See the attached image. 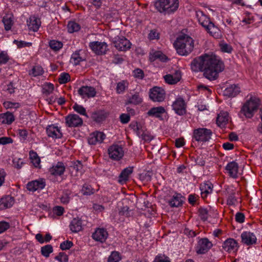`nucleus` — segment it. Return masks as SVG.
Wrapping results in <instances>:
<instances>
[{
  "label": "nucleus",
  "instance_id": "f257e3e1",
  "mask_svg": "<svg viewBox=\"0 0 262 262\" xmlns=\"http://www.w3.org/2000/svg\"><path fill=\"white\" fill-rule=\"evenodd\" d=\"M194 72L204 71V76L212 80L215 79L223 68L222 63L215 56L205 54L193 59L191 63Z\"/></svg>",
  "mask_w": 262,
  "mask_h": 262
},
{
  "label": "nucleus",
  "instance_id": "f03ea898",
  "mask_svg": "<svg viewBox=\"0 0 262 262\" xmlns=\"http://www.w3.org/2000/svg\"><path fill=\"white\" fill-rule=\"evenodd\" d=\"M173 46L179 55L185 56L190 53L193 50L194 40L189 36L182 35L177 39Z\"/></svg>",
  "mask_w": 262,
  "mask_h": 262
},
{
  "label": "nucleus",
  "instance_id": "7ed1b4c3",
  "mask_svg": "<svg viewBox=\"0 0 262 262\" xmlns=\"http://www.w3.org/2000/svg\"><path fill=\"white\" fill-rule=\"evenodd\" d=\"M260 104L259 99L256 96L249 95L247 97L246 101L243 103L240 113L247 118L253 117Z\"/></svg>",
  "mask_w": 262,
  "mask_h": 262
},
{
  "label": "nucleus",
  "instance_id": "20e7f679",
  "mask_svg": "<svg viewBox=\"0 0 262 262\" xmlns=\"http://www.w3.org/2000/svg\"><path fill=\"white\" fill-rule=\"evenodd\" d=\"M179 6V0H159L156 3L157 10L161 13L171 14L177 10Z\"/></svg>",
  "mask_w": 262,
  "mask_h": 262
},
{
  "label": "nucleus",
  "instance_id": "39448f33",
  "mask_svg": "<svg viewBox=\"0 0 262 262\" xmlns=\"http://www.w3.org/2000/svg\"><path fill=\"white\" fill-rule=\"evenodd\" d=\"M212 135V132L206 128H200L194 130L193 137L198 142H206L209 141Z\"/></svg>",
  "mask_w": 262,
  "mask_h": 262
},
{
  "label": "nucleus",
  "instance_id": "423d86ee",
  "mask_svg": "<svg viewBox=\"0 0 262 262\" xmlns=\"http://www.w3.org/2000/svg\"><path fill=\"white\" fill-rule=\"evenodd\" d=\"M108 154L111 159L119 160L123 157L124 151L121 146L114 144L108 148Z\"/></svg>",
  "mask_w": 262,
  "mask_h": 262
},
{
  "label": "nucleus",
  "instance_id": "0eeeda50",
  "mask_svg": "<svg viewBox=\"0 0 262 262\" xmlns=\"http://www.w3.org/2000/svg\"><path fill=\"white\" fill-rule=\"evenodd\" d=\"M113 43L117 50L122 51L129 49L132 45L130 42L124 37H115Z\"/></svg>",
  "mask_w": 262,
  "mask_h": 262
},
{
  "label": "nucleus",
  "instance_id": "6e6552de",
  "mask_svg": "<svg viewBox=\"0 0 262 262\" xmlns=\"http://www.w3.org/2000/svg\"><path fill=\"white\" fill-rule=\"evenodd\" d=\"M164 90L159 87H154L150 91V98L155 102H161L165 99Z\"/></svg>",
  "mask_w": 262,
  "mask_h": 262
},
{
  "label": "nucleus",
  "instance_id": "1a4fd4ad",
  "mask_svg": "<svg viewBox=\"0 0 262 262\" xmlns=\"http://www.w3.org/2000/svg\"><path fill=\"white\" fill-rule=\"evenodd\" d=\"M91 50L97 54L105 53L107 51V45L104 42L93 41L89 43Z\"/></svg>",
  "mask_w": 262,
  "mask_h": 262
},
{
  "label": "nucleus",
  "instance_id": "9d476101",
  "mask_svg": "<svg viewBox=\"0 0 262 262\" xmlns=\"http://www.w3.org/2000/svg\"><path fill=\"white\" fill-rule=\"evenodd\" d=\"M78 93L82 98H89L95 97L96 91L92 86H83L79 89Z\"/></svg>",
  "mask_w": 262,
  "mask_h": 262
},
{
  "label": "nucleus",
  "instance_id": "9b49d317",
  "mask_svg": "<svg viewBox=\"0 0 262 262\" xmlns=\"http://www.w3.org/2000/svg\"><path fill=\"white\" fill-rule=\"evenodd\" d=\"M66 123L69 127H77L82 124L83 121L78 115L70 114L66 117Z\"/></svg>",
  "mask_w": 262,
  "mask_h": 262
},
{
  "label": "nucleus",
  "instance_id": "f8f14e48",
  "mask_svg": "<svg viewBox=\"0 0 262 262\" xmlns=\"http://www.w3.org/2000/svg\"><path fill=\"white\" fill-rule=\"evenodd\" d=\"M108 235L106 229L103 228H98L93 233L92 238L95 241L103 243L107 239Z\"/></svg>",
  "mask_w": 262,
  "mask_h": 262
},
{
  "label": "nucleus",
  "instance_id": "ddd939ff",
  "mask_svg": "<svg viewBox=\"0 0 262 262\" xmlns=\"http://www.w3.org/2000/svg\"><path fill=\"white\" fill-rule=\"evenodd\" d=\"M105 138V135L100 132H95L90 134L88 138L90 144L95 145L101 143Z\"/></svg>",
  "mask_w": 262,
  "mask_h": 262
},
{
  "label": "nucleus",
  "instance_id": "4468645a",
  "mask_svg": "<svg viewBox=\"0 0 262 262\" xmlns=\"http://www.w3.org/2000/svg\"><path fill=\"white\" fill-rule=\"evenodd\" d=\"M172 107L176 113L179 115H183L186 112L185 103L182 98H178L175 100Z\"/></svg>",
  "mask_w": 262,
  "mask_h": 262
},
{
  "label": "nucleus",
  "instance_id": "2eb2a0df",
  "mask_svg": "<svg viewBox=\"0 0 262 262\" xmlns=\"http://www.w3.org/2000/svg\"><path fill=\"white\" fill-rule=\"evenodd\" d=\"M212 246L207 238H202L198 242L196 251L200 254L206 253Z\"/></svg>",
  "mask_w": 262,
  "mask_h": 262
},
{
  "label": "nucleus",
  "instance_id": "dca6fc26",
  "mask_svg": "<svg viewBox=\"0 0 262 262\" xmlns=\"http://www.w3.org/2000/svg\"><path fill=\"white\" fill-rule=\"evenodd\" d=\"M242 242L247 245H253L256 243L257 238L253 233L245 231L241 234Z\"/></svg>",
  "mask_w": 262,
  "mask_h": 262
},
{
  "label": "nucleus",
  "instance_id": "f3484780",
  "mask_svg": "<svg viewBox=\"0 0 262 262\" xmlns=\"http://www.w3.org/2000/svg\"><path fill=\"white\" fill-rule=\"evenodd\" d=\"M46 131L48 136L52 138H60L62 137L60 128L54 124L49 125Z\"/></svg>",
  "mask_w": 262,
  "mask_h": 262
},
{
  "label": "nucleus",
  "instance_id": "a211bd4d",
  "mask_svg": "<svg viewBox=\"0 0 262 262\" xmlns=\"http://www.w3.org/2000/svg\"><path fill=\"white\" fill-rule=\"evenodd\" d=\"M27 23L28 29L33 32L37 31L41 25L40 19L35 16H30Z\"/></svg>",
  "mask_w": 262,
  "mask_h": 262
},
{
  "label": "nucleus",
  "instance_id": "6ab92c4d",
  "mask_svg": "<svg viewBox=\"0 0 262 262\" xmlns=\"http://www.w3.org/2000/svg\"><path fill=\"white\" fill-rule=\"evenodd\" d=\"M45 186V182L43 179L35 180L27 184V187L29 191H35L42 189Z\"/></svg>",
  "mask_w": 262,
  "mask_h": 262
},
{
  "label": "nucleus",
  "instance_id": "aec40b11",
  "mask_svg": "<svg viewBox=\"0 0 262 262\" xmlns=\"http://www.w3.org/2000/svg\"><path fill=\"white\" fill-rule=\"evenodd\" d=\"M226 170L229 175L233 178H236L239 174L238 164L234 161L228 163L226 166Z\"/></svg>",
  "mask_w": 262,
  "mask_h": 262
},
{
  "label": "nucleus",
  "instance_id": "412c9836",
  "mask_svg": "<svg viewBox=\"0 0 262 262\" xmlns=\"http://www.w3.org/2000/svg\"><path fill=\"white\" fill-rule=\"evenodd\" d=\"M223 248L228 252H234L237 250V243L233 238H228L223 243Z\"/></svg>",
  "mask_w": 262,
  "mask_h": 262
},
{
  "label": "nucleus",
  "instance_id": "4be33fe9",
  "mask_svg": "<svg viewBox=\"0 0 262 262\" xmlns=\"http://www.w3.org/2000/svg\"><path fill=\"white\" fill-rule=\"evenodd\" d=\"M165 82L170 84H174L179 82L181 78V74L177 71L174 74H167L164 77Z\"/></svg>",
  "mask_w": 262,
  "mask_h": 262
},
{
  "label": "nucleus",
  "instance_id": "5701e85b",
  "mask_svg": "<svg viewBox=\"0 0 262 262\" xmlns=\"http://www.w3.org/2000/svg\"><path fill=\"white\" fill-rule=\"evenodd\" d=\"M196 17L199 23L205 28L212 23L207 16L202 11L198 10L196 11Z\"/></svg>",
  "mask_w": 262,
  "mask_h": 262
},
{
  "label": "nucleus",
  "instance_id": "b1692460",
  "mask_svg": "<svg viewBox=\"0 0 262 262\" xmlns=\"http://www.w3.org/2000/svg\"><path fill=\"white\" fill-rule=\"evenodd\" d=\"M85 58L81 50H77L71 55L70 62L73 65L79 64L80 62L84 60Z\"/></svg>",
  "mask_w": 262,
  "mask_h": 262
},
{
  "label": "nucleus",
  "instance_id": "393cba45",
  "mask_svg": "<svg viewBox=\"0 0 262 262\" xmlns=\"http://www.w3.org/2000/svg\"><path fill=\"white\" fill-rule=\"evenodd\" d=\"M212 184L209 182L204 183L201 185L200 190L202 198L205 199L211 193L212 191Z\"/></svg>",
  "mask_w": 262,
  "mask_h": 262
},
{
  "label": "nucleus",
  "instance_id": "a878e982",
  "mask_svg": "<svg viewBox=\"0 0 262 262\" xmlns=\"http://www.w3.org/2000/svg\"><path fill=\"white\" fill-rule=\"evenodd\" d=\"M65 167L62 163L58 162L52 166L49 169V172L55 176H60L64 171Z\"/></svg>",
  "mask_w": 262,
  "mask_h": 262
},
{
  "label": "nucleus",
  "instance_id": "bb28decb",
  "mask_svg": "<svg viewBox=\"0 0 262 262\" xmlns=\"http://www.w3.org/2000/svg\"><path fill=\"white\" fill-rule=\"evenodd\" d=\"M226 192L228 195L227 204L229 205H235L237 202V199L234 196L236 191L235 190L234 187H228L226 189Z\"/></svg>",
  "mask_w": 262,
  "mask_h": 262
},
{
  "label": "nucleus",
  "instance_id": "cd10ccee",
  "mask_svg": "<svg viewBox=\"0 0 262 262\" xmlns=\"http://www.w3.org/2000/svg\"><path fill=\"white\" fill-rule=\"evenodd\" d=\"M239 92L240 88L238 85L231 84L225 89L224 94L228 97H234L239 94Z\"/></svg>",
  "mask_w": 262,
  "mask_h": 262
},
{
  "label": "nucleus",
  "instance_id": "c85d7f7f",
  "mask_svg": "<svg viewBox=\"0 0 262 262\" xmlns=\"http://www.w3.org/2000/svg\"><path fill=\"white\" fill-rule=\"evenodd\" d=\"M205 29L211 36L215 38H220L222 36L220 30L213 23L210 24Z\"/></svg>",
  "mask_w": 262,
  "mask_h": 262
},
{
  "label": "nucleus",
  "instance_id": "c756f323",
  "mask_svg": "<svg viewBox=\"0 0 262 262\" xmlns=\"http://www.w3.org/2000/svg\"><path fill=\"white\" fill-rule=\"evenodd\" d=\"M229 120L228 113L227 112L221 111L217 115L216 123L218 126L224 127Z\"/></svg>",
  "mask_w": 262,
  "mask_h": 262
},
{
  "label": "nucleus",
  "instance_id": "7c9ffc66",
  "mask_svg": "<svg viewBox=\"0 0 262 262\" xmlns=\"http://www.w3.org/2000/svg\"><path fill=\"white\" fill-rule=\"evenodd\" d=\"M83 223L82 220L78 218H74L70 225V230L73 232H78L82 229Z\"/></svg>",
  "mask_w": 262,
  "mask_h": 262
},
{
  "label": "nucleus",
  "instance_id": "2f4dec72",
  "mask_svg": "<svg viewBox=\"0 0 262 262\" xmlns=\"http://www.w3.org/2000/svg\"><path fill=\"white\" fill-rule=\"evenodd\" d=\"M14 120L15 117L9 112L0 114V122L3 124H11Z\"/></svg>",
  "mask_w": 262,
  "mask_h": 262
},
{
  "label": "nucleus",
  "instance_id": "473e14b6",
  "mask_svg": "<svg viewBox=\"0 0 262 262\" xmlns=\"http://www.w3.org/2000/svg\"><path fill=\"white\" fill-rule=\"evenodd\" d=\"M14 22V16L11 13L6 14L3 17V23L5 29L7 31H9L12 28Z\"/></svg>",
  "mask_w": 262,
  "mask_h": 262
},
{
  "label": "nucleus",
  "instance_id": "72a5a7b5",
  "mask_svg": "<svg viewBox=\"0 0 262 262\" xmlns=\"http://www.w3.org/2000/svg\"><path fill=\"white\" fill-rule=\"evenodd\" d=\"M14 200L12 197L7 196L0 199V210L5 209L12 206Z\"/></svg>",
  "mask_w": 262,
  "mask_h": 262
},
{
  "label": "nucleus",
  "instance_id": "f704fd0d",
  "mask_svg": "<svg viewBox=\"0 0 262 262\" xmlns=\"http://www.w3.org/2000/svg\"><path fill=\"white\" fill-rule=\"evenodd\" d=\"M183 199L182 196L179 193H176L168 201V203L171 207H179L182 204Z\"/></svg>",
  "mask_w": 262,
  "mask_h": 262
},
{
  "label": "nucleus",
  "instance_id": "c9c22d12",
  "mask_svg": "<svg viewBox=\"0 0 262 262\" xmlns=\"http://www.w3.org/2000/svg\"><path fill=\"white\" fill-rule=\"evenodd\" d=\"M133 172L132 167H129L125 168L120 173L119 182L120 183H125L128 179L129 176Z\"/></svg>",
  "mask_w": 262,
  "mask_h": 262
},
{
  "label": "nucleus",
  "instance_id": "e433bc0d",
  "mask_svg": "<svg viewBox=\"0 0 262 262\" xmlns=\"http://www.w3.org/2000/svg\"><path fill=\"white\" fill-rule=\"evenodd\" d=\"M165 110L163 107L158 106L151 108L147 113L150 116L155 117L157 118L161 117V116L164 114Z\"/></svg>",
  "mask_w": 262,
  "mask_h": 262
},
{
  "label": "nucleus",
  "instance_id": "4c0bfd02",
  "mask_svg": "<svg viewBox=\"0 0 262 262\" xmlns=\"http://www.w3.org/2000/svg\"><path fill=\"white\" fill-rule=\"evenodd\" d=\"M150 59L151 60L159 59L161 61H165L167 60V57L161 51L152 50L150 53Z\"/></svg>",
  "mask_w": 262,
  "mask_h": 262
},
{
  "label": "nucleus",
  "instance_id": "58836bf2",
  "mask_svg": "<svg viewBox=\"0 0 262 262\" xmlns=\"http://www.w3.org/2000/svg\"><path fill=\"white\" fill-rule=\"evenodd\" d=\"M142 101L143 99L142 97H141L138 94H135L128 97L126 102V104H133L137 105L140 104Z\"/></svg>",
  "mask_w": 262,
  "mask_h": 262
},
{
  "label": "nucleus",
  "instance_id": "ea45409f",
  "mask_svg": "<svg viewBox=\"0 0 262 262\" xmlns=\"http://www.w3.org/2000/svg\"><path fill=\"white\" fill-rule=\"evenodd\" d=\"M44 71L42 68L39 65H37L32 68L29 72V74L32 76L37 77L42 75Z\"/></svg>",
  "mask_w": 262,
  "mask_h": 262
},
{
  "label": "nucleus",
  "instance_id": "a19ab883",
  "mask_svg": "<svg viewBox=\"0 0 262 262\" xmlns=\"http://www.w3.org/2000/svg\"><path fill=\"white\" fill-rule=\"evenodd\" d=\"M30 157L31 163L35 167L40 168V160L36 153L32 151L30 153Z\"/></svg>",
  "mask_w": 262,
  "mask_h": 262
},
{
  "label": "nucleus",
  "instance_id": "79ce46f5",
  "mask_svg": "<svg viewBox=\"0 0 262 262\" xmlns=\"http://www.w3.org/2000/svg\"><path fill=\"white\" fill-rule=\"evenodd\" d=\"M128 83L126 80H122L117 84L116 91L118 94L123 93L128 87Z\"/></svg>",
  "mask_w": 262,
  "mask_h": 262
},
{
  "label": "nucleus",
  "instance_id": "37998d69",
  "mask_svg": "<svg viewBox=\"0 0 262 262\" xmlns=\"http://www.w3.org/2000/svg\"><path fill=\"white\" fill-rule=\"evenodd\" d=\"M221 51L224 53H231L232 51V48L229 45L224 41H221L219 43Z\"/></svg>",
  "mask_w": 262,
  "mask_h": 262
},
{
  "label": "nucleus",
  "instance_id": "c03bdc74",
  "mask_svg": "<svg viewBox=\"0 0 262 262\" xmlns=\"http://www.w3.org/2000/svg\"><path fill=\"white\" fill-rule=\"evenodd\" d=\"M49 46L53 50L57 51L62 48L63 44L61 41L52 40L49 42Z\"/></svg>",
  "mask_w": 262,
  "mask_h": 262
},
{
  "label": "nucleus",
  "instance_id": "a18cd8bd",
  "mask_svg": "<svg viewBox=\"0 0 262 262\" xmlns=\"http://www.w3.org/2000/svg\"><path fill=\"white\" fill-rule=\"evenodd\" d=\"M80 29V26L75 21H70L68 24V30L70 33H73L79 31Z\"/></svg>",
  "mask_w": 262,
  "mask_h": 262
},
{
  "label": "nucleus",
  "instance_id": "49530a36",
  "mask_svg": "<svg viewBox=\"0 0 262 262\" xmlns=\"http://www.w3.org/2000/svg\"><path fill=\"white\" fill-rule=\"evenodd\" d=\"M54 90V85L50 83H46L42 87V93L46 96L50 95Z\"/></svg>",
  "mask_w": 262,
  "mask_h": 262
},
{
  "label": "nucleus",
  "instance_id": "de8ad7c7",
  "mask_svg": "<svg viewBox=\"0 0 262 262\" xmlns=\"http://www.w3.org/2000/svg\"><path fill=\"white\" fill-rule=\"evenodd\" d=\"M3 105L6 109H16L20 106L19 103L10 101H5Z\"/></svg>",
  "mask_w": 262,
  "mask_h": 262
},
{
  "label": "nucleus",
  "instance_id": "09e8293b",
  "mask_svg": "<svg viewBox=\"0 0 262 262\" xmlns=\"http://www.w3.org/2000/svg\"><path fill=\"white\" fill-rule=\"evenodd\" d=\"M53 252V247L50 245H46L41 248V252L43 256L46 257L49 256L50 253Z\"/></svg>",
  "mask_w": 262,
  "mask_h": 262
},
{
  "label": "nucleus",
  "instance_id": "8fccbe9b",
  "mask_svg": "<svg viewBox=\"0 0 262 262\" xmlns=\"http://www.w3.org/2000/svg\"><path fill=\"white\" fill-rule=\"evenodd\" d=\"M121 259L119 253L118 252L114 251L108 258V262H119Z\"/></svg>",
  "mask_w": 262,
  "mask_h": 262
},
{
  "label": "nucleus",
  "instance_id": "3c124183",
  "mask_svg": "<svg viewBox=\"0 0 262 262\" xmlns=\"http://www.w3.org/2000/svg\"><path fill=\"white\" fill-rule=\"evenodd\" d=\"M71 192L70 191L67 190L64 191L60 198L61 203L63 204L69 203L70 199L71 198Z\"/></svg>",
  "mask_w": 262,
  "mask_h": 262
},
{
  "label": "nucleus",
  "instance_id": "603ef678",
  "mask_svg": "<svg viewBox=\"0 0 262 262\" xmlns=\"http://www.w3.org/2000/svg\"><path fill=\"white\" fill-rule=\"evenodd\" d=\"M73 108L75 112L80 114V115L86 117L88 116L86 113L85 109L82 105L76 103L73 105Z\"/></svg>",
  "mask_w": 262,
  "mask_h": 262
},
{
  "label": "nucleus",
  "instance_id": "864d4df0",
  "mask_svg": "<svg viewBox=\"0 0 262 262\" xmlns=\"http://www.w3.org/2000/svg\"><path fill=\"white\" fill-rule=\"evenodd\" d=\"M70 77L69 74L67 73H62L60 75L58 78L59 82L60 84L66 83L70 80Z\"/></svg>",
  "mask_w": 262,
  "mask_h": 262
},
{
  "label": "nucleus",
  "instance_id": "5fc2aeb1",
  "mask_svg": "<svg viewBox=\"0 0 262 262\" xmlns=\"http://www.w3.org/2000/svg\"><path fill=\"white\" fill-rule=\"evenodd\" d=\"M13 42L17 46L18 48H21L25 47H30L32 45V43L30 42H26L23 40H14Z\"/></svg>",
  "mask_w": 262,
  "mask_h": 262
},
{
  "label": "nucleus",
  "instance_id": "6e6d98bb",
  "mask_svg": "<svg viewBox=\"0 0 262 262\" xmlns=\"http://www.w3.org/2000/svg\"><path fill=\"white\" fill-rule=\"evenodd\" d=\"M73 245L72 242L69 241H64L60 244V247L62 250L69 249Z\"/></svg>",
  "mask_w": 262,
  "mask_h": 262
},
{
  "label": "nucleus",
  "instance_id": "4d7b16f0",
  "mask_svg": "<svg viewBox=\"0 0 262 262\" xmlns=\"http://www.w3.org/2000/svg\"><path fill=\"white\" fill-rule=\"evenodd\" d=\"M13 163L15 167L20 168L24 164V161L22 159L16 157L13 160Z\"/></svg>",
  "mask_w": 262,
  "mask_h": 262
},
{
  "label": "nucleus",
  "instance_id": "13d9d810",
  "mask_svg": "<svg viewBox=\"0 0 262 262\" xmlns=\"http://www.w3.org/2000/svg\"><path fill=\"white\" fill-rule=\"evenodd\" d=\"M133 74L135 77L138 79H142L144 77V73L143 71L140 69H135L133 71Z\"/></svg>",
  "mask_w": 262,
  "mask_h": 262
},
{
  "label": "nucleus",
  "instance_id": "bf43d9fd",
  "mask_svg": "<svg viewBox=\"0 0 262 262\" xmlns=\"http://www.w3.org/2000/svg\"><path fill=\"white\" fill-rule=\"evenodd\" d=\"M82 192L84 195H89L93 193L91 187L88 185H84L82 188Z\"/></svg>",
  "mask_w": 262,
  "mask_h": 262
},
{
  "label": "nucleus",
  "instance_id": "052dcab7",
  "mask_svg": "<svg viewBox=\"0 0 262 262\" xmlns=\"http://www.w3.org/2000/svg\"><path fill=\"white\" fill-rule=\"evenodd\" d=\"M55 259L60 262H68V257L64 253H60L56 256Z\"/></svg>",
  "mask_w": 262,
  "mask_h": 262
},
{
  "label": "nucleus",
  "instance_id": "680f3d73",
  "mask_svg": "<svg viewBox=\"0 0 262 262\" xmlns=\"http://www.w3.org/2000/svg\"><path fill=\"white\" fill-rule=\"evenodd\" d=\"M154 262H170V260L165 255H158L155 258Z\"/></svg>",
  "mask_w": 262,
  "mask_h": 262
},
{
  "label": "nucleus",
  "instance_id": "e2e57ef3",
  "mask_svg": "<svg viewBox=\"0 0 262 262\" xmlns=\"http://www.w3.org/2000/svg\"><path fill=\"white\" fill-rule=\"evenodd\" d=\"M120 119L121 123L126 124L128 123L130 120V116L126 114H122L120 116Z\"/></svg>",
  "mask_w": 262,
  "mask_h": 262
},
{
  "label": "nucleus",
  "instance_id": "0e129e2a",
  "mask_svg": "<svg viewBox=\"0 0 262 262\" xmlns=\"http://www.w3.org/2000/svg\"><path fill=\"white\" fill-rule=\"evenodd\" d=\"M64 211V208L61 206H56L53 209V212L54 214L60 216L61 215Z\"/></svg>",
  "mask_w": 262,
  "mask_h": 262
},
{
  "label": "nucleus",
  "instance_id": "69168bd1",
  "mask_svg": "<svg viewBox=\"0 0 262 262\" xmlns=\"http://www.w3.org/2000/svg\"><path fill=\"white\" fill-rule=\"evenodd\" d=\"M8 60L6 53L0 51V64L5 63Z\"/></svg>",
  "mask_w": 262,
  "mask_h": 262
},
{
  "label": "nucleus",
  "instance_id": "338daca9",
  "mask_svg": "<svg viewBox=\"0 0 262 262\" xmlns=\"http://www.w3.org/2000/svg\"><path fill=\"white\" fill-rule=\"evenodd\" d=\"M12 142L13 140L10 137H3L0 138V144L5 145L7 144L12 143Z\"/></svg>",
  "mask_w": 262,
  "mask_h": 262
},
{
  "label": "nucleus",
  "instance_id": "774afa93",
  "mask_svg": "<svg viewBox=\"0 0 262 262\" xmlns=\"http://www.w3.org/2000/svg\"><path fill=\"white\" fill-rule=\"evenodd\" d=\"M159 37V33L155 30H151L148 34V38L150 40L157 39Z\"/></svg>",
  "mask_w": 262,
  "mask_h": 262
}]
</instances>
